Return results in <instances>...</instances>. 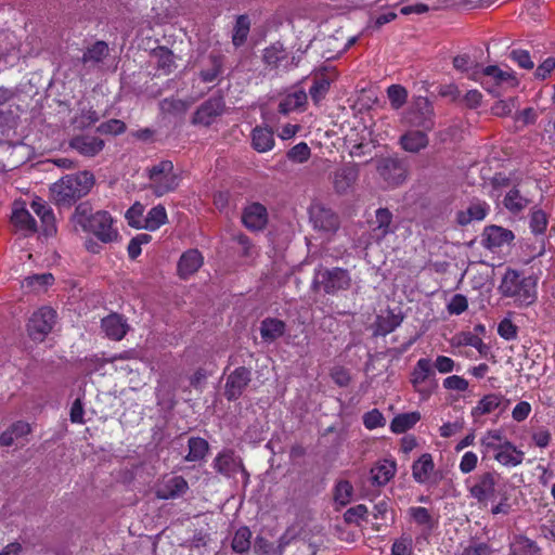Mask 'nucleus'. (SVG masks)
Returning <instances> with one entry per match:
<instances>
[{
	"label": "nucleus",
	"mask_w": 555,
	"mask_h": 555,
	"mask_svg": "<svg viewBox=\"0 0 555 555\" xmlns=\"http://www.w3.org/2000/svg\"><path fill=\"white\" fill-rule=\"evenodd\" d=\"M73 220L83 232L94 235L102 244H111L119 238L116 222L106 210L92 211L88 205L80 204L75 209Z\"/></svg>",
	"instance_id": "nucleus-1"
},
{
	"label": "nucleus",
	"mask_w": 555,
	"mask_h": 555,
	"mask_svg": "<svg viewBox=\"0 0 555 555\" xmlns=\"http://www.w3.org/2000/svg\"><path fill=\"white\" fill-rule=\"evenodd\" d=\"M538 281L534 274L526 275L508 269L502 278L499 291L502 296L512 298L517 306L528 307L538 298Z\"/></svg>",
	"instance_id": "nucleus-2"
},
{
	"label": "nucleus",
	"mask_w": 555,
	"mask_h": 555,
	"mask_svg": "<svg viewBox=\"0 0 555 555\" xmlns=\"http://www.w3.org/2000/svg\"><path fill=\"white\" fill-rule=\"evenodd\" d=\"M483 456L492 455L493 460L505 467H516L525 459V453L507 440L501 429H489L480 438Z\"/></svg>",
	"instance_id": "nucleus-3"
},
{
	"label": "nucleus",
	"mask_w": 555,
	"mask_h": 555,
	"mask_svg": "<svg viewBox=\"0 0 555 555\" xmlns=\"http://www.w3.org/2000/svg\"><path fill=\"white\" fill-rule=\"evenodd\" d=\"M94 185V177L89 171H80L67 175L51 186L54 201L61 205L76 202L87 195Z\"/></svg>",
	"instance_id": "nucleus-4"
},
{
	"label": "nucleus",
	"mask_w": 555,
	"mask_h": 555,
	"mask_svg": "<svg viewBox=\"0 0 555 555\" xmlns=\"http://www.w3.org/2000/svg\"><path fill=\"white\" fill-rule=\"evenodd\" d=\"M470 79L479 82L488 92L500 95L502 90L516 88L519 83L512 69H502L495 65L475 68L472 70Z\"/></svg>",
	"instance_id": "nucleus-5"
},
{
	"label": "nucleus",
	"mask_w": 555,
	"mask_h": 555,
	"mask_svg": "<svg viewBox=\"0 0 555 555\" xmlns=\"http://www.w3.org/2000/svg\"><path fill=\"white\" fill-rule=\"evenodd\" d=\"M150 188L156 196L175 191L179 185V177L173 171L170 160H162L149 169Z\"/></svg>",
	"instance_id": "nucleus-6"
},
{
	"label": "nucleus",
	"mask_w": 555,
	"mask_h": 555,
	"mask_svg": "<svg viewBox=\"0 0 555 555\" xmlns=\"http://www.w3.org/2000/svg\"><path fill=\"white\" fill-rule=\"evenodd\" d=\"M349 272L341 268H319L314 272L313 285L322 288L326 294H336L347 291L351 286Z\"/></svg>",
	"instance_id": "nucleus-7"
},
{
	"label": "nucleus",
	"mask_w": 555,
	"mask_h": 555,
	"mask_svg": "<svg viewBox=\"0 0 555 555\" xmlns=\"http://www.w3.org/2000/svg\"><path fill=\"white\" fill-rule=\"evenodd\" d=\"M56 313L49 307L39 308L28 320L27 331L31 339L41 341L52 331Z\"/></svg>",
	"instance_id": "nucleus-8"
},
{
	"label": "nucleus",
	"mask_w": 555,
	"mask_h": 555,
	"mask_svg": "<svg viewBox=\"0 0 555 555\" xmlns=\"http://www.w3.org/2000/svg\"><path fill=\"white\" fill-rule=\"evenodd\" d=\"M214 467L218 473L228 478H232L235 477L236 474H241L243 482L245 485L248 482L249 475L243 465L242 459L235 455L232 450L221 451L214 460Z\"/></svg>",
	"instance_id": "nucleus-9"
},
{
	"label": "nucleus",
	"mask_w": 555,
	"mask_h": 555,
	"mask_svg": "<svg viewBox=\"0 0 555 555\" xmlns=\"http://www.w3.org/2000/svg\"><path fill=\"white\" fill-rule=\"evenodd\" d=\"M11 223L15 232L23 236H29L37 231L36 220L30 215L23 199L14 201L12 205Z\"/></svg>",
	"instance_id": "nucleus-10"
},
{
	"label": "nucleus",
	"mask_w": 555,
	"mask_h": 555,
	"mask_svg": "<svg viewBox=\"0 0 555 555\" xmlns=\"http://www.w3.org/2000/svg\"><path fill=\"white\" fill-rule=\"evenodd\" d=\"M498 485V475L492 472H486L479 475L475 482L468 487V492L472 498L479 503L487 504L495 496Z\"/></svg>",
	"instance_id": "nucleus-11"
},
{
	"label": "nucleus",
	"mask_w": 555,
	"mask_h": 555,
	"mask_svg": "<svg viewBox=\"0 0 555 555\" xmlns=\"http://www.w3.org/2000/svg\"><path fill=\"white\" fill-rule=\"evenodd\" d=\"M189 490L188 481L182 476H164L155 486V494L162 500L182 496Z\"/></svg>",
	"instance_id": "nucleus-12"
},
{
	"label": "nucleus",
	"mask_w": 555,
	"mask_h": 555,
	"mask_svg": "<svg viewBox=\"0 0 555 555\" xmlns=\"http://www.w3.org/2000/svg\"><path fill=\"white\" fill-rule=\"evenodd\" d=\"M515 240L514 233L500 225H488L481 234V244L485 248L495 251L504 246H508Z\"/></svg>",
	"instance_id": "nucleus-13"
},
{
	"label": "nucleus",
	"mask_w": 555,
	"mask_h": 555,
	"mask_svg": "<svg viewBox=\"0 0 555 555\" xmlns=\"http://www.w3.org/2000/svg\"><path fill=\"white\" fill-rule=\"evenodd\" d=\"M414 124L421 126L423 130H410L400 138L401 147L410 153H417L428 145L427 131L433 127V122L429 119Z\"/></svg>",
	"instance_id": "nucleus-14"
},
{
	"label": "nucleus",
	"mask_w": 555,
	"mask_h": 555,
	"mask_svg": "<svg viewBox=\"0 0 555 555\" xmlns=\"http://www.w3.org/2000/svg\"><path fill=\"white\" fill-rule=\"evenodd\" d=\"M224 102L221 98H212L203 103L195 112L192 122L199 126H210L223 113Z\"/></svg>",
	"instance_id": "nucleus-15"
},
{
	"label": "nucleus",
	"mask_w": 555,
	"mask_h": 555,
	"mask_svg": "<svg viewBox=\"0 0 555 555\" xmlns=\"http://www.w3.org/2000/svg\"><path fill=\"white\" fill-rule=\"evenodd\" d=\"M359 177L356 165L347 164L338 168L332 179L333 188L337 194H347L354 185Z\"/></svg>",
	"instance_id": "nucleus-16"
},
{
	"label": "nucleus",
	"mask_w": 555,
	"mask_h": 555,
	"mask_svg": "<svg viewBox=\"0 0 555 555\" xmlns=\"http://www.w3.org/2000/svg\"><path fill=\"white\" fill-rule=\"evenodd\" d=\"M490 212V205L480 199L472 201L467 207L456 212V221L461 225L482 221Z\"/></svg>",
	"instance_id": "nucleus-17"
},
{
	"label": "nucleus",
	"mask_w": 555,
	"mask_h": 555,
	"mask_svg": "<svg viewBox=\"0 0 555 555\" xmlns=\"http://www.w3.org/2000/svg\"><path fill=\"white\" fill-rule=\"evenodd\" d=\"M434 375L435 372L431 367L430 360L427 358H421L416 362L411 373L410 382L415 391L423 396H428L430 393V390L426 389L424 385L428 380V378Z\"/></svg>",
	"instance_id": "nucleus-18"
},
{
	"label": "nucleus",
	"mask_w": 555,
	"mask_h": 555,
	"mask_svg": "<svg viewBox=\"0 0 555 555\" xmlns=\"http://www.w3.org/2000/svg\"><path fill=\"white\" fill-rule=\"evenodd\" d=\"M377 171L388 185H398L405 179V171L400 163L392 158H383L378 162Z\"/></svg>",
	"instance_id": "nucleus-19"
},
{
	"label": "nucleus",
	"mask_w": 555,
	"mask_h": 555,
	"mask_svg": "<svg viewBox=\"0 0 555 555\" xmlns=\"http://www.w3.org/2000/svg\"><path fill=\"white\" fill-rule=\"evenodd\" d=\"M250 380V372L245 367H237L231 373L225 384V396L229 400L237 399Z\"/></svg>",
	"instance_id": "nucleus-20"
},
{
	"label": "nucleus",
	"mask_w": 555,
	"mask_h": 555,
	"mask_svg": "<svg viewBox=\"0 0 555 555\" xmlns=\"http://www.w3.org/2000/svg\"><path fill=\"white\" fill-rule=\"evenodd\" d=\"M242 220L249 230H261L268 222L267 209L259 203H253L244 209Z\"/></svg>",
	"instance_id": "nucleus-21"
},
{
	"label": "nucleus",
	"mask_w": 555,
	"mask_h": 555,
	"mask_svg": "<svg viewBox=\"0 0 555 555\" xmlns=\"http://www.w3.org/2000/svg\"><path fill=\"white\" fill-rule=\"evenodd\" d=\"M396 472L397 463L395 460H380L371 468V481L378 487L385 486L395 477Z\"/></svg>",
	"instance_id": "nucleus-22"
},
{
	"label": "nucleus",
	"mask_w": 555,
	"mask_h": 555,
	"mask_svg": "<svg viewBox=\"0 0 555 555\" xmlns=\"http://www.w3.org/2000/svg\"><path fill=\"white\" fill-rule=\"evenodd\" d=\"M203 260V256L197 249L186 250L178 261V275L181 279L190 278L202 267Z\"/></svg>",
	"instance_id": "nucleus-23"
},
{
	"label": "nucleus",
	"mask_w": 555,
	"mask_h": 555,
	"mask_svg": "<svg viewBox=\"0 0 555 555\" xmlns=\"http://www.w3.org/2000/svg\"><path fill=\"white\" fill-rule=\"evenodd\" d=\"M410 520L424 532L431 531L438 524V516L426 507L412 506L406 511Z\"/></svg>",
	"instance_id": "nucleus-24"
},
{
	"label": "nucleus",
	"mask_w": 555,
	"mask_h": 555,
	"mask_svg": "<svg viewBox=\"0 0 555 555\" xmlns=\"http://www.w3.org/2000/svg\"><path fill=\"white\" fill-rule=\"evenodd\" d=\"M34 212L40 218L43 233L49 236L56 232L55 218L51 207L40 197L33 199L30 204Z\"/></svg>",
	"instance_id": "nucleus-25"
},
{
	"label": "nucleus",
	"mask_w": 555,
	"mask_h": 555,
	"mask_svg": "<svg viewBox=\"0 0 555 555\" xmlns=\"http://www.w3.org/2000/svg\"><path fill=\"white\" fill-rule=\"evenodd\" d=\"M128 328L126 320L119 314L113 313L102 319V330L113 340H121Z\"/></svg>",
	"instance_id": "nucleus-26"
},
{
	"label": "nucleus",
	"mask_w": 555,
	"mask_h": 555,
	"mask_svg": "<svg viewBox=\"0 0 555 555\" xmlns=\"http://www.w3.org/2000/svg\"><path fill=\"white\" fill-rule=\"evenodd\" d=\"M251 146L258 153H267L274 147V133L271 128L257 126L250 133Z\"/></svg>",
	"instance_id": "nucleus-27"
},
{
	"label": "nucleus",
	"mask_w": 555,
	"mask_h": 555,
	"mask_svg": "<svg viewBox=\"0 0 555 555\" xmlns=\"http://www.w3.org/2000/svg\"><path fill=\"white\" fill-rule=\"evenodd\" d=\"M392 214L387 208H378L375 211V220L372 223V233L376 240H383L395 232L392 227Z\"/></svg>",
	"instance_id": "nucleus-28"
},
{
	"label": "nucleus",
	"mask_w": 555,
	"mask_h": 555,
	"mask_svg": "<svg viewBox=\"0 0 555 555\" xmlns=\"http://www.w3.org/2000/svg\"><path fill=\"white\" fill-rule=\"evenodd\" d=\"M435 470V463L431 454H422L412 465V476L418 483H427Z\"/></svg>",
	"instance_id": "nucleus-29"
},
{
	"label": "nucleus",
	"mask_w": 555,
	"mask_h": 555,
	"mask_svg": "<svg viewBox=\"0 0 555 555\" xmlns=\"http://www.w3.org/2000/svg\"><path fill=\"white\" fill-rule=\"evenodd\" d=\"M70 146L85 156H94L104 147L103 140L92 135H78L70 141Z\"/></svg>",
	"instance_id": "nucleus-30"
},
{
	"label": "nucleus",
	"mask_w": 555,
	"mask_h": 555,
	"mask_svg": "<svg viewBox=\"0 0 555 555\" xmlns=\"http://www.w3.org/2000/svg\"><path fill=\"white\" fill-rule=\"evenodd\" d=\"M503 396L499 393H489L483 396L477 404L472 409V417L474 420L487 415L495 411L503 403Z\"/></svg>",
	"instance_id": "nucleus-31"
},
{
	"label": "nucleus",
	"mask_w": 555,
	"mask_h": 555,
	"mask_svg": "<svg viewBox=\"0 0 555 555\" xmlns=\"http://www.w3.org/2000/svg\"><path fill=\"white\" fill-rule=\"evenodd\" d=\"M307 102V94L304 90H295L283 96L279 103V112L287 115L300 107Z\"/></svg>",
	"instance_id": "nucleus-32"
},
{
	"label": "nucleus",
	"mask_w": 555,
	"mask_h": 555,
	"mask_svg": "<svg viewBox=\"0 0 555 555\" xmlns=\"http://www.w3.org/2000/svg\"><path fill=\"white\" fill-rule=\"evenodd\" d=\"M420 420L421 413L417 411L398 414L390 423V430L393 434H403L413 428Z\"/></svg>",
	"instance_id": "nucleus-33"
},
{
	"label": "nucleus",
	"mask_w": 555,
	"mask_h": 555,
	"mask_svg": "<svg viewBox=\"0 0 555 555\" xmlns=\"http://www.w3.org/2000/svg\"><path fill=\"white\" fill-rule=\"evenodd\" d=\"M168 220L166 208L163 205H156L149 210L145 216L143 229L156 231Z\"/></svg>",
	"instance_id": "nucleus-34"
},
{
	"label": "nucleus",
	"mask_w": 555,
	"mask_h": 555,
	"mask_svg": "<svg viewBox=\"0 0 555 555\" xmlns=\"http://www.w3.org/2000/svg\"><path fill=\"white\" fill-rule=\"evenodd\" d=\"M54 278L50 273L34 274L26 276L22 282V288L26 292H42L52 285Z\"/></svg>",
	"instance_id": "nucleus-35"
},
{
	"label": "nucleus",
	"mask_w": 555,
	"mask_h": 555,
	"mask_svg": "<svg viewBox=\"0 0 555 555\" xmlns=\"http://www.w3.org/2000/svg\"><path fill=\"white\" fill-rule=\"evenodd\" d=\"M401 322L402 318L399 314L388 311L377 318L376 334L385 336L395 331Z\"/></svg>",
	"instance_id": "nucleus-36"
},
{
	"label": "nucleus",
	"mask_w": 555,
	"mask_h": 555,
	"mask_svg": "<svg viewBox=\"0 0 555 555\" xmlns=\"http://www.w3.org/2000/svg\"><path fill=\"white\" fill-rule=\"evenodd\" d=\"M285 331L284 322L278 319H266L261 323L260 334L264 340H275L281 337Z\"/></svg>",
	"instance_id": "nucleus-37"
},
{
	"label": "nucleus",
	"mask_w": 555,
	"mask_h": 555,
	"mask_svg": "<svg viewBox=\"0 0 555 555\" xmlns=\"http://www.w3.org/2000/svg\"><path fill=\"white\" fill-rule=\"evenodd\" d=\"M529 202L530 201L526 196H522L517 189L509 190L503 199L505 208L513 214L524 210Z\"/></svg>",
	"instance_id": "nucleus-38"
},
{
	"label": "nucleus",
	"mask_w": 555,
	"mask_h": 555,
	"mask_svg": "<svg viewBox=\"0 0 555 555\" xmlns=\"http://www.w3.org/2000/svg\"><path fill=\"white\" fill-rule=\"evenodd\" d=\"M208 451V442L199 437H193L189 440V452L185 460L196 462L205 457Z\"/></svg>",
	"instance_id": "nucleus-39"
},
{
	"label": "nucleus",
	"mask_w": 555,
	"mask_h": 555,
	"mask_svg": "<svg viewBox=\"0 0 555 555\" xmlns=\"http://www.w3.org/2000/svg\"><path fill=\"white\" fill-rule=\"evenodd\" d=\"M548 225V216L542 209H533L529 216V228L534 235L544 234Z\"/></svg>",
	"instance_id": "nucleus-40"
},
{
	"label": "nucleus",
	"mask_w": 555,
	"mask_h": 555,
	"mask_svg": "<svg viewBox=\"0 0 555 555\" xmlns=\"http://www.w3.org/2000/svg\"><path fill=\"white\" fill-rule=\"evenodd\" d=\"M250 29V21L248 16L246 15H240L236 18V23L234 25L233 35H232V41L235 47L242 46L245 40L247 39V36L249 34Z\"/></svg>",
	"instance_id": "nucleus-41"
},
{
	"label": "nucleus",
	"mask_w": 555,
	"mask_h": 555,
	"mask_svg": "<svg viewBox=\"0 0 555 555\" xmlns=\"http://www.w3.org/2000/svg\"><path fill=\"white\" fill-rule=\"evenodd\" d=\"M331 80L324 76L317 77L309 90V94L315 104H319L326 95Z\"/></svg>",
	"instance_id": "nucleus-42"
},
{
	"label": "nucleus",
	"mask_w": 555,
	"mask_h": 555,
	"mask_svg": "<svg viewBox=\"0 0 555 555\" xmlns=\"http://www.w3.org/2000/svg\"><path fill=\"white\" fill-rule=\"evenodd\" d=\"M125 218L128 222V224L135 229H143L144 223V206L135 202L127 211L125 215Z\"/></svg>",
	"instance_id": "nucleus-43"
},
{
	"label": "nucleus",
	"mask_w": 555,
	"mask_h": 555,
	"mask_svg": "<svg viewBox=\"0 0 555 555\" xmlns=\"http://www.w3.org/2000/svg\"><path fill=\"white\" fill-rule=\"evenodd\" d=\"M353 495V487L347 480H340L336 483L334 499L337 504L345 506L350 503Z\"/></svg>",
	"instance_id": "nucleus-44"
},
{
	"label": "nucleus",
	"mask_w": 555,
	"mask_h": 555,
	"mask_svg": "<svg viewBox=\"0 0 555 555\" xmlns=\"http://www.w3.org/2000/svg\"><path fill=\"white\" fill-rule=\"evenodd\" d=\"M251 532L247 527H241L236 530L233 541L232 548L237 553H244L250 547Z\"/></svg>",
	"instance_id": "nucleus-45"
},
{
	"label": "nucleus",
	"mask_w": 555,
	"mask_h": 555,
	"mask_svg": "<svg viewBox=\"0 0 555 555\" xmlns=\"http://www.w3.org/2000/svg\"><path fill=\"white\" fill-rule=\"evenodd\" d=\"M514 555H540L538 545L528 538L520 537L513 544Z\"/></svg>",
	"instance_id": "nucleus-46"
},
{
	"label": "nucleus",
	"mask_w": 555,
	"mask_h": 555,
	"mask_svg": "<svg viewBox=\"0 0 555 555\" xmlns=\"http://www.w3.org/2000/svg\"><path fill=\"white\" fill-rule=\"evenodd\" d=\"M154 56L157 59V67L163 74H169L173 66V54L166 48L155 50Z\"/></svg>",
	"instance_id": "nucleus-47"
},
{
	"label": "nucleus",
	"mask_w": 555,
	"mask_h": 555,
	"mask_svg": "<svg viewBox=\"0 0 555 555\" xmlns=\"http://www.w3.org/2000/svg\"><path fill=\"white\" fill-rule=\"evenodd\" d=\"M387 95L391 103V106L396 109L400 108L406 101L408 92L399 85H391L387 89Z\"/></svg>",
	"instance_id": "nucleus-48"
},
{
	"label": "nucleus",
	"mask_w": 555,
	"mask_h": 555,
	"mask_svg": "<svg viewBox=\"0 0 555 555\" xmlns=\"http://www.w3.org/2000/svg\"><path fill=\"white\" fill-rule=\"evenodd\" d=\"M363 424L365 428L373 430L379 427H384L386 420L379 410L373 409L363 415Z\"/></svg>",
	"instance_id": "nucleus-49"
},
{
	"label": "nucleus",
	"mask_w": 555,
	"mask_h": 555,
	"mask_svg": "<svg viewBox=\"0 0 555 555\" xmlns=\"http://www.w3.org/2000/svg\"><path fill=\"white\" fill-rule=\"evenodd\" d=\"M107 52L108 46L103 41H98L83 54V61L99 62L107 54Z\"/></svg>",
	"instance_id": "nucleus-50"
},
{
	"label": "nucleus",
	"mask_w": 555,
	"mask_h": 555,
	"mask_svg": "<svg viewBox=\"0 0 555 555\" xmlns=\"http://www.w3.org/2000/svg\"><path fill=\"white\" fill-rule=\"evenodd\" d=\"M310 154L311 151L308 144L305 142H300L288 151L287 156L293 162L305 163L309 159Z\"/></svg>",
	"instance_id": "nucleus-51"
},
{
	"label": "nucleus",
	"mask_w": 555,
	"mask_h": 555,
	"mask_svg": "<svg viewBox=\"0 0 555 555\" xmlns=\"http://www.w3.org/2000/svg\"><path fill=\"white\" fill-rule=\"evenodd\" d=\"M468 308V300L462 294L454 295L447 305V310L450 314L460 315Z\"/></svg>",
	"instance_id": "nucleus-52"
},
{
	"label": "nucleus",
	"mask_w": 555,
	"mask_h": 555,
	"mask_svg": "<svg viewBox=\"0 0 555 555\" xmlns=\"http://www.w3.org/2000/svg\"><path fill=\"white\" fill-rule=\"evenodd\" d=\"M509 57L519 67H521L524 69H532L534 67V62L531 60L530 53L527 50H522V49L513 50L509 54Z\"/></svg>",
	"instance_id": "nucleus-53"
},
{
	"label": "nucleus",
	"mask_w": 555,
	"mask_h": 555,
	"mask_svg": "<svg viewBox=\"0 0 555 555\" xmlns=\"http://www.w3.org/2000/svg\"><path fill=\"white\" fill-rule=\"evenodd\" d=\"M478 465V455L473 451H466L460 461L459 469L462 474H469L476 469Z\"/></svg>",
	"instance_id": "nucleus-54"
},
{
	"label": "nucleus",
	"mask_w": 555,
	"mask_h": 555,
	"mask_svg": "<svg viewBox=\"0 0 555 555\" xmlns=\"http://www.w3.org/2000/svg\"><path fill=\"white\" fill-rule=\"evenodd\" d=\"M285 57L284 50L279 46H272L264 50L263 60L270 66H278L280 61Z\"/></svg>",
	"instance_id": "nucleus-55"
},
{
	"label": "nucleus",
	"mask_w": 555,
	"mask_h": 555,
	"mask_svg": "<svg viewBox=\"0 0 555 555\" xmlns=\"http://www.w3.org/2000/svg\"><path fill=\"white\" fill-rule=\"evenodd\" d=\"M367 513V507L363 504H359L347 509L344 515V518L347 522L359 524L366 517Z\"/></svg>",
	"instance_id": "nucleus-56"
},
{
	"label": "nucleus",
	"mask_w": 555,
	"mask_h": 555,
	"mask_svg": "<svg viewBox=\"0 0 555 555\" xmlns=\"http://www.w3.org/2000/svg\"><path fill=\"white\" fill-rule=\"evenodd\" d=\"M443 387L448 390L466 391L468 382L460 375H451L443 379Z\"/></svg>",
	"instance_id": "nucleus-57"
},
{
	"label": "nucleus",
	"mask_w": 555,
	"mask_h": 555,
	"mask_svg": "<svg viewBox=\"0 0 555 555\" xmlns=\"http://www.w3.org/2000/svg\"><path fill=\"white\" fill-rule=\"evenodd\" d=\"M498 334L506 340H513L517 337V326L509 319H503L498 325Z\"/></svg>",
	"instance_id": "nucleus-58"
},
{
	"label": "nucleus",
	"mask_w": 555,
	"mask_h": 555,
	"mask_svg": "<svg viewBox=\"0 0 555 555\" xmlns=\"http://www.w3.org/2000/svg\"><path fill=\"white\" fill-rule=\"evenodd\" d=\"M453 66L463 73L467 74V77L470 78L472 70L475 68H481L478 65H475L474 62L467 55H457L453 59Z\"/></svg>",
	"instance_id": "nucleus-59"
},
{
	"label": "nucleus",
	"mask_w": 555,
	"mask_h": 555,
	"mask_svg": "<svg viewBox=\"0 0 555 555\" xmlns=\"http://www.w3.org/2000/svg\"><path fill=\"white\" fill-rule=\"evenodd\" d=\"M125 129V122L119 119H111L106 122L101 124L99 127L100 132L107 134H119L122 133Z\"/></svg>",
	"instance_id": "nucleus-60"
},
{
	"label": "nucleus",
	"mask_w": 555,
	"mask_h": 555,
	"mask_svg": "<svg viewBox=\"0 0 555 555\" xmlns=\"http://www.w3.org/2000/svg\"><path fill=\"white\" fill-rule=\"evenodd\" d=\"M211 67L201 73L202 79L205 82H212L216 80L221 70V62L219 57L214 56L210 59Z\"/></svg>",
	"instance_id": "nucleus-61"
},
{
	"label": "nucleus",
	"mask_w": 555,
	"mask_h": 555,
	"mask_svg": "<svg viewBox=\"0 0 555 555\" xmlns=\"http://www.w3.org/2000/svg\"><path fill=\"white\" fill-rule=\"evenodd\" d=\"M392 514L390 508V504L386 500H382L374 505L373 516L375 519H380L387 521L389 519V515ZM392 519V517H390Z\"/></svg>",
	"instance_id": "nucleus-62"
},
{
	"label": "nucleus",
	"mask_w": 555,
	"mask_h": 555,
	"mask_svg": "<svg viewBox=\"0 0 555 555\" xmlns=\"http://www.w3.org/2000/svg\"><path fill=\"white\" fill-rule=\"evenodd\" d=\"M434 365L435 369L441 374H448L455 370V362L446 356H438Z\"/></svg>",
	"instance_id": "nucleus-63"
},
{
	"label": "nucleus",
	"mask_w": 555,
	"mask_h": 555,
	"mask_svg": "<svg viewBox=\"0 0 555 555\" xmlns=\"http://www.w3.org/2000/svg\"><path fill=\"white\" fill-rule=\"evenodd\" d=\"M555 69V57L545 59L535 69L534 76L539 79H545Z\"/></svg>",
	"instance_id": "nucleus-64"
}]
</instances>
